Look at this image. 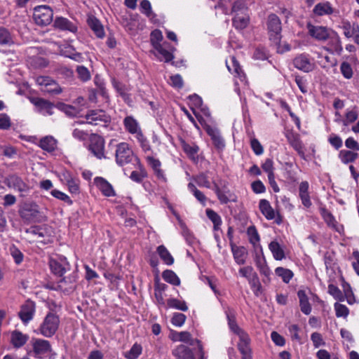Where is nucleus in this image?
<instances>
[{"instance_id": "1", "label": "nucleus", "mask_w": 359, "mask_h": 359, "mask_svg": "<svg viewBox=\"0 0 359 359\" xmlns=\"http://www.w3.org/2000/svg\"><path fill=\"white\" fill-rule=\"evenodd\" d=\"M60 323L59 316L54 313L49 312L43 318L36 332L45 337H51L57 331Z\"/></svg>"}, {"instance_id": "2", "label": "nucleus", "mask_w": 359, "mask_h": 359, "mask_svg": "<svg viewBox=\"0 0 359 359\" xmlns=\"http://www.w3.org/2000/svg\"><path fill=\"white\" fill-rule=\"evenodd\" d=\"M267 29L270 40L276 45H279L281 40V22L275 14H271L267 20Z\"/></svg>"}, {"instance_id": "3", "label": "nucleus", "mask_w": 359, "mask_h": 359, "mask_svg": "<svg viewBox=\"0 0 359 359\" xmlns=\"http://www.w3.org/2000/svg\"><path fill=\"white\" fill-rule=\"evenodd\" d=\"M85 118L87 123L103 127H107L111 121V116L101 109L88 111L85 115Z\"/></svg>"}, {"instance_id": "4", "label": "nucleus", "mask_w": 359, "mask_h": 359, "mask_svg": "<svg viewBox=\"0 0 359 359\" xmlns=\"http://www.w3.org/2000/svg\"><path fill=\"white\" fill-rule=\"evenodd\" d=\"M53 12L48 6H38L34 8L33 18L36 24L46 26L53 21Z\"/></svg>"}, {"instance_id": "5", "label": "nucleus", "mask_w": 359, "mask_h": 359, "mask_svg": "<svg viewBox=\"0 0 359 359\" xmlns=\"http://www.w3.org/2000/svg\"><path fill=\"white\" fill-rule=\"evenodd\" d=\"M115 157L116 163L123 166L132 161L133 151L128 143L121 142L116 145Z\"/></svg>"}, {"instance_id": "6", "label": "nucleus", "mask_w": 359, "mask_h": 359, "mask_svg": "<svg viewBox=\"0 0 359 359\" xmlns=\"http://www.w3.org/2000/svg\"><path fill=\"white\" fill-rule=\"evenodd\" d=\"M6 183L9 188L20 192L21 196H25L30 190V187L16 175L7 177Z\"/></svg>"}, {"instance_id": "7", "label": "nucleus", "mask_w": 359, "mask_h": 359, "mask_svg": "<svg viewBox=\"0 0 359 359\" xmlns=\"http://www.w3.org/2000/svg\"><path fill=\"white\" fill-rule=\"evenodd\" d=\"M306 29L309 35L318 41H326L329 34L332 31V29L327 27L314 25L311 22L306 24Z\"/></svg>"}, {"instance_id": "8", "label": "nucleus", "mask_w": 359, "mask_h": 359, "mask_svg": "<svg viewBox=\"0 0 359 359\" xmlns=\"http://www.w3.org/2000/svg\"><path fill=\"white\" fill-rule=\"evenodd\" d=\"M259 208L266 219H274L276 224L278 225L283 222V217L279 214V212H275L267 200H260L259 203Z\"/></svg>"}, {"instance_id": "9", "label": "nucleus", "mask_w": 359, "mask_h": 359, "mask_svg": "<svg viewBox=\"0 0 359 359\" xmlns=\"http://www.w3.org/2000/svg\"><path fill=\"white\" fill-rule=\"evenodd\" d=\"M293 65L295 68L305 73L311 72L316 68L315 63L307 53L297 55L293 60Z\"/></svg>"}, {"instance_id": "10", "label": "nucleus", "mask_w": 359, "mask_h": 359, "mask_svg": "<svg viewBox=\"0 0 359 359\" xmlns=\"http://www.w3.org/2000/svg\"><path fill=\"white\" fill-rule=\"evenodd\" d=\"M89 150L99 159L104 158V140L100 135L93 134L90 138Z\"/></svg>"}, {"instance_id": "11", "label": "nucleus", "mask_w": 359, "mask_h": 359, "mask_svg": "<svg viewBox=\"0 0 359 359\" xmlns=\"http://www.w3.org/2000/svg\"><path fill=\"white\" fill-rule=\"evenodd\" d=\"M176 340L185 342L189 344L191 346H196L197 348L196 350V353L199 355V359H206L204 355V352L203 351V346L201 344V341L198 339H192L191 335L188 332H180L177 333Z\"/></svg>"}, {"instance_id": "12", "label": "nucleus", "mask_w": 359, "mask_h": 359, "mask_svg": "<svg viewBox=\"0 0 359 359\" xmlns=\"http://www.w3.org/2000/svg\"><path fill=\"white\" fill-rule=\"evenodd\" d=\"M285 137L290 146L298 153L302 158H305V147L301 140L300 135L292 131H287L285 133Z\"/></svg>"}, {"instance_id": "13", "label": "nucleus", "mask_w": 359, "mask_h": 359, "mask_svg": "<svg viewBox=\"0 0 359 359\" xmlns=\"http://www.w3.org/2000/svg\"><path fill=\"white\" fill-rule=\"evenodd\" d=\"M175 48H170L168 43H163L162 45L154 48L152 53L160 60L165 62H169L174 58L172 51Z\"/></svg>"}, {"instance_id": "14", "label": "nucleus", "mask_w": 359, "mask_h": 359, "mask_svg": "<svg viewBox=\"0 0 359 359\" xmlns=\"http://www.w3.org/2000/svg\"><path fill=\"white\" fill-rule=\"evenodd\" d=\"M27 233L35 236L39 242L45 243L50 241V238L53 234V231L47 226H41L31 227L27 231Z\"/></svg>"}, {"instance_id": "15", "label": "nucleus", "mask_w": 359, "mask_h": 359, "mask_svg": "<svg viewBox=\"0 0 359 359\" xmlns=\"http://www.w3.org/2000/svg\"><path fill=\"white\" fill-rule=\"evenodd\" d=\"M35 304L32 301H27L23 304L18 312V316L24 324H27L31 321L35 313Z\"/></svg>"}, {"instance_id": "16", "label": "nucleus", "mask_w": 359, "mask_h": 359, "mask_svg": "<svg viewBox=\"0 0 359 359\" xmlns=\"http://www.w3.org/2000/svg\"><path fill=\"white\" fill-rule=\"evenodd\" d=\"M327 41H328L327 46L323 47L325 50L331 53H340L342 51L343 48L340 37L335 31L332 29L329 34Z\"/></svg>"}, {"instance_id": "17", "label": "nucleus", "mask_w": 359, "mask_h": 359, "mask_svg": "<svg viewBox=\"0 0 359 359\" xmlns=\"http://www.w3.org/2000/svg\"><path fill=\"white\" fill-rule=\"evenodd\" d=\"M123 123L125 130L133 135L134 137L136 138L143 134L140 123L133 116H127L123 119Z\"/></svg>"}, {"instance_id": "18", "label": "nucleus", "mask_w": 359, "mask_h": 359, "mask_svg": "<svg viewBox=\"0 0 359 359\" xmlns=\"http://www.w3.org/2000/svg\"><path fill=\"white\" fill-rule=\"evenodd\" d=\"M146 160H147V163L152 168L154 173L155 176L156 177V178L163 182H167L166 176L164 173V171L161 168V161L158 159H157L151 156H147Z\"/></svg>"}, {"instance_id": "19", "label": "nucleus", "mask_w": 359, "mask_h": 359, "mask_svg": "<svg viewBox=\"0 0 359 359\" xmlns=\"http://www.w3.org/2000/svg\"><path fill=\"white\" fill-rule=\"evenodd\" d=\"M94 182L96 187L104 196L107 197L115 196V191L113 189L112 185L109 182H107L104 178L101 177H97L94 179Z\"/></svg>"}, {"instance_id": "20", "label": "nucleus", "mask_w": 359, "mask_h": 359, "mask_svg": "<svg viewBox=\"0 0 359 359\" xmlns=\"http://www.w3.org/2000/svg\"><path fill=\"white\" fill-rule=\"evenodd\" d=\"M238 343V349L242 354L243 359H252L251 350L249 347L250 338L246 333H241Z\"/></svg>"}, {"instance_id": "21", "label": "nucleus", "mask_w": 359, "mask_h": 359, "mask_svg": "<svg viewBox=\"0 0 359 359\" xmlns=\"http://www.w3.org/2000/svg\"><path fill=\"white\" fill-rule=\"evenodd\" d=\"M50 267L55 274L62 276L69 269V265L66 258L60 259V260L51 259Z\"/></svg>"}, {"instance_id": "22", "label": "nucleus", "mask_w": 359, "mask_h": 359, "mask_svg": "<svg viewBox=\"0 0 359 359\" xmlns=\"http://www.w3.org/2000/svg\"><path fill=\"white\" fill-rule=\"evenodd\" d=\"M172 355L177 359H196L193 350L184 344L176 346L172 350Z\"/></svg>"}, {"instance_id": "23", "label": "nucleus", "mask_w": 359, "mask_h": 359, "mask_svg": "<svg viewBox=\"0 0 359 359\" xmlns=\"http://www.w3.org/2000/svg\"><path fill=\"white\" fill-rule=\"evenodd\" d=\"M32 344L33 351L36 355H44L50 351V344L47 340L33 339Z\"/></svg>"}, {"instance_id": "24", "label": "nucleus", "mask_w": 359, "mask_h": 359, "mask_svg": "<svg viewBox=\"0 0 359 359\" xmlns=\"http://www.w3.org/2000/svg\"><path fill=\"white\" fill-rule=\"evenodd\" d=\"M213 189L221 203L226 204L230 201H236L234 196L229 190H226L225 187H224L223 190L221 189L215 182H213Z\"/></svg>"}, {"instance_id": "25", "label": "nucleus", "mask_w": 359, "mask_h": 359, "mask_svg": "<svg viewBox=\"0 0 359 359\" xmlns=\"http://www.w3.org/2000/svg\"><path fill=\"white\" fill-rule=\"evenodd\" d=\"M309 184L306 181L302 182L299 186V196L302 203L306 208H310L312 205L309 192Z\"/></svg>"}, {"instance_id": "26", "label": "nucleus", "mask_w": 359, "mask_h": 359, "mask_svg": "<svg viewBox=\"0 0 359 359\" xmlns=\"http://www.w3.org/2000/svg\"><path fill=\"white\" fill-rule=\"evenodd\" d=\"M226 67L230 72L235 74V76L238 77L241 82L245 83V75L234 57H231L230 62H226Z\"/></svg>"}, {"instance_id": "27", "label": "nucleus", "mask_w": 359, "mask_h": 359, "mask_svg": "<svg viewBox=\"0 0 359 359\" xmlns=\"http://www.w3.org/2000/svg\"><path fill=\"white\" fill-rule=\"evenodd\" d=\"M205 131L210 136L213 144L218 149L224 147V141L220 135L219 130L216 128H212L210 126H206L205 128Z\"/></svg>"}, {"instance_id": "28", "label": "nucleus", "mask_w": 359, "mask_h": 359, "mask_svg": "<svg viewBox=\"0 0 359 359\" xmlns=\"http://www.w3.org/2000/svg\"><path fill=\"white\" fill-rule=\"evenodd\" d=\"M231 251L233 259L238 264L242 265L245 263L248 252L244 247L233 245Z\"/></svg>"}, {"instance_id": "29", "label": "nucleus", "mask_w": 359, "mask_h": 359, "mask_svg": "<svg viewBox=\"0 0 359 359\" xmlns=\"http://www.w3.org/2000/svg\"><path fill=\"white\" fill-rule=\"evenodd\" d=\"M297 296L299 300L301 311L305 315H309L311 312V306L309 302V297L304 290H299Z\"/></svg>"}, {"instance_id": "30", "label": "nucleus", "mask_w": 359, "mask_h": 359, "mask_svg": "<svg viewBox=\"0 0 359 359\" xmlns=\"http://www.w3.org/2000/svg\"><path fill=\"white\" fill-rule=\"evenodd\" d=\"M250 22V16L248 13H236L233 18V25L236 29H243L247 27Z\"/></svg>"}, {"instance_id": "31", "label": "nucleus", "mask_w": 359, "mask_h": 359, "mask_svg": "<svg viewBox=\"0 0 359 359\" xmlns=\"http://www.w3.org/2000/svg\"><path fill=\"white\" fill-rule=\"evenodd\" d=\"M269 249L276 260H283L285 258L284 249L278 241H271L269 244Z\"/></svg>"}, {"instance_id": "32", "label": "nucleus", "mask_w": 359, "mask_h": 359, "mask_svg": "<svg viewBox=\"0 0 359 359\" xmlns=\"http://www.w3.org/2000/svg\"><path fill=\"white\" fill-rule=\"evenodd\" d=\"M35 105L39 108V112L43 116H50L53 114V104L43 99H39Z\"/></svg>"}, {"instance_id": "33", "label": "nucleus", "mask_w": 359, "mask_h": 359, "mask_svg": "<svg viewBox=\"0 0 359 359\" xmlns=\"http://www.w3.org/2000/svg\"><path fill=\"white\" fill-rule=\"evenodd\" d=\"M88 25L98 38H102L104 36L103 26L96 18L93 16L88 17Z\"/></svg>"}, {"instance_id": "34", "label": "nucleus", "mask_w": 359, "mask_h": 359, "mask_svg": "<svg viewBox=\"0 0 359 359\" xmlns=\"http://www.w3.org/2000/svg\"><path fill=\"white\" fill-rule=\"evenodd\" d=\"M54 25L55 27L58 29L68 30L72 32H75L77 29L75 25L65 18H57L54 22Z\"/></svg>"}, {"instance_id": "35", "label": "nucleus", "mask_w": 359, "mask_h": 359, "mask_svg": "<svg viewBox=\"0 0 359 359\" xmlns=\"http://www.w3.org/2000/svg\"><path fill=\"white\" fill-rule=\"evenodd\" d=\"M40 147L48 152H52L57 148V140L52 136H46L41 139Z\"/></svg>"}, {"instance_id": "36", "label": "nucleus", "mask_w": 359, "mask_h": 359, "mask_svg": "<svg viewBox=\"0 0 359 359\" xmlns=\"http://www.w3.org/2000/svg\"><path fill=\"white\" fill-rule=\"evenodd\" d=\"M313 11L315 15L322 16L332 14L333 13V8L329 2H323L316 4Z\"/></svg>"}, {"instance_id": "37", "label": "nucleus", "mask_w": 359, "mask_h": 359, "mask_svg": "<svg viewBox=\"0 0 359 359\" xmlns=\"http://www.w3.org/2000/svg\"><path fill=\"white\" fill-rule=\"evenodd\" d=\"M28 338L29 337L27 334L17 330L11 334V342L15 348H20L25 344Z\"/></svg>"}, {"instance_id": "38", "label": "nucleus", "mask_w": 359, "mask_h": 359, "mask_svg": "<svg viewBox=\"0 0 359 359\" xmlns=\"http://www.w3.org/2000/svg\"><path fill=\"white\" fill-rule=\"evenodd\" d=\"M157 252L162 261L167 265H172L174 259L168 249L163 245L157 248Z\"/></svg>"}, {"instance_id": "39", "label": "nucleus", "mask_w": 359, "mask_h": 359, "mask_svg": "<svg viewBox=\"0 0 359 359\" xmlns=\"http://www.w3.org/2000/svg\"><path fill=\"white\" fill-rule=\"evenodd\" d=\"M247 235L249 242L256 248L259 245L260 237L259 233L254 225L250 226L247 229Z\"/></svg>"}, {"instance_id": "40", "label": "nucleus", "mask_w": 359, "mask_h": 359, "mask_svg": "<svg viewBox=\"0 0 359 359\" xmlns=\"http://www.w3.org/2000/svg\"><path fill=\"white\" fill-rule=\"evenodd\" d=\"M182 147L183 151L187 154V155L191 159H195L196 156L199 150L198 147L194 144H189L185 141H182Z\"/></svg>"}, {"instance_id": "41", "label": "nucleus", "mask_w": 359, "mask_h": 359, "mask_svg": "<svg viewBox=\"0 0 359 359\" xmlns=\"http://www.w3.org/2000/svg\"><path fill=\"white\" fill-rule=\"evenodd\" d=\"M339 157L344 163L347 164L355 161L358 157V154L353 151L341 150L339 153Z\"/></svg>"}, {"instance_id": "42", "label": "nucleus", "mask_w": 359, "mask_h": 359, "mask_svg": "<svg viewBox=\"0 0 359 359\" xmlns=\"http://www.w3.org/2000/svg\"><path fill=\"white\" fill-rule=\"evenodd\" d=\"M188 189L193 194L195 198L201 203L202 205H206L207 198L202 191L198 190L196 187L191 182L188 184Z\"/></svg>"}, {"instance_id": "43", "label": "nucleus", "mask_w": 359, "mask_h": 359, "mask_svg": "<svg viewBox=\"0 0 359 359\" xmlns=\"http://www.w3.org/2000/svg\"><path fill=\"white\" fill-rule=\"evenodd\" d=\"M76 280V275L72 274L69 277H65L59 282L60 287L64 290H74Z\"/></svg>"}, {"instance_id": "44", "label": "nucleus", "mask_w": 359, "mask_h": 359, "mask_svg": "<svg viewBox=\"0 0 359 359\" xmlns=\"http://www.w3.org/2000/svg\"><path fill=\"white\" fill-rule=\"evenodd\" d=\"M142 347L140 344L135 343L133 345L131 348L123 353V355L127 359H137L142 353Z\"/></svg>"}, {"instance_id": "45", "label": "nucleus", "mask_w": 359, "mask_h": 359, "mask_svg": "<svg viewBox=\"0 0 359 359\" xmlns=\"http://www.w3.org/2000/svg\"><path fill=\"white\" fill-rule=\"evenodd\" d=\"M162 277L165 281L173 285H180V280L176 273L171 270H165L162 273Z\"/></svg>"}, {"instance_id": "46", "label": "nucleus", "mask_w": 359, "mask_h": 359, "mask_svg": "<svg viewBox=\"0 0 359 359\" xmlns=\"http://www.w3.org/2000/svg\"><path fill=\"white\" fill-rule=\"evenodd\" d=\"M275 273L278 276L280 277L285 283H288L294 276L291 270L283 267H277L275 269Z\"/></svg>"}, {"instance_id": "47", "label": "nucleus", "mask_w": 359, "mask_h": 359, "mask_svg": "<svg viewBox=\"0 0 359 359\" xmlns=\"http://www.w3.org/2000/svg\"><path fill=\"white\" fill-rule=\"evenodd\" d=\"M167 305L169 308L178 309L182 311H187L188 310V306L184 301H181L175 298L168 299Z\"/></svg>"}, {"instance_id": "48", "label": "nucleus", "mask_w": 359, "mask_h": 359, "mask_svg": "<svg viewBox=\"0 0 359 359\" xmlns=\"http://www.w3.org/2000/svg\"><path fill=\"white\" fill-rule=\"evenodd\" d=\"M207 217L212 221L214 224V229L218 230L222 224L221 217L214 210L210 209L206 210Z\"/></svg>"}, {"instance_id": "49", "label": "nucleus", "mask_w": 359, "mask_h": 359, "mask_svg": "<svg viewBox=\"0 0 359 359\" xmlns=\"http://www.w3.org/2000/svg\"><path fill=\"white\" fill-rule=\"evenodd\" d=\"M13 43V38L9 31L4 27H0V44L10 45Z\"/></svg>"}, {"instance_id": "50", "label": "nucleus", "mask_w": 359, "mask_h": 359, "mask_svg": "<svg viewBox=\"0 0 359 359\" xmlns=\"http://www.w3.org/2000/svg\"><path fill=\"white\" fill-rule=\"evenodd\" d=\"M9 252L14 262L17 264H20L23 261L24 255L22 252L15 245H11L9 248Z\"/></svg>"}, {"instance_id": "51", "label": "nucleus", "mask_w": 359, "mask_h": 359, "mask_svg": "<svg viewBox=\"0 0 359 359\" xmlns=\"http://www.w3.org/2000/svg\"><path fill=\"white\" fill-rule=\"evenodd\" d=\"M163 39V35L160 30L155 29L151 33L150 41L153 48L162 45L161 41Z\"/></svg>"}, {"instance_id": "52", "label": "nucleus", "mask_w": 359, "mask_h": 359, "mask_svg": "<svg viewBox=\"0 0 359 359\" xmlns=\"http://www.w3.org/2000/svg\"><path fill=\"white\" fill-rule=\"evenodd\" d=\"M334 307L337 318H346L348 316L349 310L346 306L339 303H335Z\"/></svg>"}, {"instance_id": "53", "label": "nucleus", "mask_w": 359, "mask_h": 359, "mask_svg": "<svg viewBox=\"0 0 359 359\" xmlns=\"http://www.w3.org/2000/svg\"><path fill=\"white\" fill-rule=\"evenodd\" d=\"M94 82H95V85L97 86V87L98 88L100 95H102V96L104 99L108 100L109 96H108L107 90L105 88V84H104L103 80L99 76H95V79H94Z\"/></svg>"}, {"instance_id": "54", "label": "nucleus", "mask_w": 359, "mask_h": 359, "mask_svg": "<svg viewBox=\"0 0 359 359\" xmlns=\"http://www.w3.org/2000/svg\"><path fill=\"white\" fill-rule=\"evenodd\" d=\"M232 12L234 13L235 15L238 13L240 14L245 13H248V8L243 1L238 0L233 4Z\"/></svg>"}, {"instance_id": "55", "label": "nucleus", "mask_w": 359, "mask_h": 359, "mask_svg": "<svg viewBox=\"0 0 359 359\" xmlns=\"http://www.w3.org/2000/svg\"><path fill=\"white\" fill-rule=\"evenodd\" d=\"M340 71L344 78L349 79L352 78L353 72L349 63L343 62L340 65Z\"/></svg>"}, {"instance_id": "56", "label": "nucleus", "mask_w": 359, "mask_h": 359, "mask_svg": "<svg viewBox=\"0 0 359 359\" xmlns=\"http://www.w3.org/2000/svg\"><path fill=\"white\" fill-rule=\"evenodd\" d=\"M196 183L201 187L211 188V184L205 174H200L194 177Z\"/></svg>"}, {"instance_id": "57", "label": "nucleus", "mask_w": 359, "mask_h": 359, "mask_svg": "<svg viewBox=\"0 0 359 359\" xmlns=\"http://www.w3.org/2000/svg\"><path fill=\"white\" fill-rule=\"evenodd\" d=\"M78 77L83 81H87L90 79V73L88 68L84 66H78L76 68Z\"/></svg>"}, {"instance_id": "58", "label": "nucleus", "mask_w": 359, "mask_h": 359, "mask_svg": "<svg viewBox=\"0 0 359 359\" xmlns=\"http://www.w3.org/2000/svg\"><path fill=\"white\" fill-rule=\"evenodd\" d=\"M79 183L78 178L74 177L66 184L69 192L72 194H78L79 193Z\"/></svg>"}, {"instance_id": "59", "label": "nucleus", "mask_w": 359, "mask_h": 359, "mask_svg": "<svg viewBox=\"0 0 359 359\" xmlns=\"http://www.w3.org/2000/svg\"><path fill=\"white\" fill-rule=\"evenodd\" d=\"M227 319H228L229 326L230 329L233 332L237 334L238 336H240L241 333H245L244 331H243L241 329L239 328V327L236 324L235 318L233 315L227 314Z\"/></svg>"}, {"instance_id": "60", "label": "nucleus", "mask_w": 359, "mask_h": 359, "mask_svg": "<svg viewBox=\"0 0 359 359\" xmlns=\"http://www.w3.org/2000/svg\"><path fill=\"white\" fill-rule=\"evenodd\" d=\"M328 292L337 300H344V295L338 287L330 284L328 285Z\"/></svg>"}, {"instance_id": "61", "label": "nucleus", "mask_w": 359, "mask_h": 359, "mask_svg": "<svg viewBox=\"0 0 359 359\" xmlns=\"http://www.w3.org/2000/svg\"><path fill=\"white\" fill-rule=\"evenodd\" d=\"M250 146L252 151L256 155L259 156L263 154L264 148L257 139L255 137L251 138Z\"/></svg>"}, {"instance_id": "62", "label": "nucleus", "mask_w": 359, "mask_h": 359, "mask_svg": "<svg viewBox=\"0 0 359 359\" xmlns=\"http://www.w3.org/2000/svg\"><path fill=\"white\" fill-rule=\"evenodd\" d=\"M140 11L147 17L151 18L153 15L151 6L148 0H142L140 5Z\"/></svg>"}, {"instance_id": "63", "label": "nucleus", "mask_w": 359, "mask_h": 359, "mask_svg": "<svg viewBox=\"0 0 359 359\" xmlns=\"http://www.w3.org/2000/svg\"><path fill=\"white\" fill-rule=\"evenodd\" d=\"M239 273L243 277L249 280L250 278L254 277V276L257 275L255 272L253 268L250 266L242 267L239 269Z\"/></svg>"}, {"instance_id": "64", "label": "nucleus", "mask_w": 359, "mask_h": 359, "mask_svg": "<svg viewBox=\"0 0 359 359\" xmlns=\"http://www.w3.org/2000/svg\"><path fill=\"white\" fill-rule=\"evenodd\" d=\"M186 320V316L181 313H174L171 322L172 325L176 327H181L184 325Z\"/></svg>"}]
</instances>
